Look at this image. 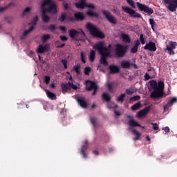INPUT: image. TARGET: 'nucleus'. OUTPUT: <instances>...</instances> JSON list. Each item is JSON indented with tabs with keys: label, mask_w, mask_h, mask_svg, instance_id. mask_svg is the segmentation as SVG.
Listing matches in <instances>:
<instances>
[{
	"label": "nucleus",
	"mask_w": 177,
	"mask_h": 177,
	"mask_svg": "<svg viewBox=\"0 0 177 177\" xmlns=\"http://www.w3.org/2000/svg\"><path fill=\"white\" fill-rule=\"evenodd\" d=\"M127 3L130 5V6H132L133 9H136V6H135V1L133 0H126Z\"/></svg>",
	"instance_id": "obj_46"
},
{
	"label": "nucleus",
	"mask_w": 177,
	"mask_h": 177,
	"mask_svg": "<svg viewBox=\"0 0 177 177\" xmlns=\"http://www.w3.org/2000/svg\"><path fill=\"white\" fill-rule=\"evenodd\" d=\"M138 100H140V95H135L130 98V102H136Z\"/></svg>",
	"instance_id": "obj_41"
},
{
	"label": "nucleus",
	"mask_w": 177,
	"mask_h": 177,
	"mask_svg": "<svg viewBox=\"0 0 177 177\" xmlns=\"http://www.w3.org/2000/svg\"><path fill=\"white\" fill-rule=\"evenodd\" d=\"M95 57H96V52H95L94 50H91L90 55L88 56L91 63H93V62H95Z\"/></svg>",
	"instance_id": "obj_26"
},
{
	"label": "nucleus",
	"mask_w": 177,
	"mask_h": 177,
	"mask_svg": "<svg viewBox=\"0 0 177 177\" xmlns=\"http://www.w3.org/2000/svg\"><path fill=\"white\" fill-rule=\"evenodd\" d=\"M169 102L170 103V104L171 106L174 105V103H177V97H173L170 101H169Z\"/></svg>",
	"instance_id": "obj_54"
},
{
	"label": "nucleus",
	"mask_w": 177,
	"mask_h": 177,
	"mask_svg": "<svg viewBox=\"0 0 177 177\" xmlns=\"http://www.w3.org/2000/svg\"><path fill=\"white\" fill-rule=\"evenodd\" d=\"M164 3L168 5L167 8L170 12H176L177 9V0H163Z\"/></svg>",
	"instance_id": "obj_9"
},
{
	"label": "nucleus",
	"mask_w": 177,
	"mask_h": 177,
	"mask_svg": "<svg viewBox=\"0 0 177 177\" xmlns=\"http://www.w3.org/2000/svg\"><path fill=\"white\" fill-rule=\"evenodd\" d=\"M93 49L98 50L100 55H101L100 63L103 66H107L109 62H107V57H111V53L110 48H107L104 46V41H100L93 46Z\"/></svg>",
	"instance_id": "obj_1"
},
{
	"label": "nucleus",
	"mask_w": 177,
	"mask_h": 177,
	"mask_svg": "<svg viewBox=\"0 0 177 177\" xmlns=\"http://www.w3.org/2000/svg\"><path fill=\"white\" fill-rule=\"evenodd\" d=\"M171 106L172 105L171 104V103L168 102L167 104L164 106V111H168Z\"/></svg>",
	"instance_id": "obj_53"
},
{
	"label": "nucleus",
	"mask_w": 177,
	"mask_h": 177,
	"mask_svg": "<svg viewBox=\"0 0 177 177\" xmlns=\"http://www.w3.org/2000/svg\"><path fill=\"white\" fill-rule=\"evenodd\" d=\"M102 99L105 102H110L111 100V96H110V94H109V93H104L102 94Z\"/></svg>",
	"instance_id": "obj_30"
},
{
	"label": "nucleus",
	"mask_w": 177,
	"mask_h": 177,
	"mask_svg": "<svg viewBox=\"0 0 177 177\" xmlns=\"http://www.w3.org/2000/svg\"><path fill=\"white\" fill-rule=\"evenodd\" d=\"M59 38L61 41H67V37L66 36H60Z\"/></svg>",
	"instance_id": "obj_62"
},
{
	"label": "nucleus",
	"mask_w": 177,
	"mask_h": 177,
	"mask_svg": "<svg viewBox=\"0 0 177 177\" xmlns=\"http://www.w3.org/2000/svg\"><path fill=\"white\" fill-rule=\"evenodd\" d=\"M136 91L133 88H129L126 90V93L127 95H133Z\"/></svg>",
	"instance_id": "obj_38"
},
{
	"label": "nucleus",
	"mask_w": 177,
	"mask_h": 177,
	"mask_svg": "<svg viewBox=\"0 0 177 177\" xmlns=\"http://www.w3.org/2000/svg\"><path fill=\"white\" fill-rule=\"evenodd\" d=\"M4 20L6 21L7 23H8V24H12L13 19H12L11 17H6L4 18Z\"/></svg>",
	"instance_id": "obj_51"
},
{
	"label": "nucleus",
	"mask_w": 177,
	"mask_h": 177,
	"mask_svg": "<svg viewBox=\"0 0 177 177\" xmlns=\"http://www.w3.org/2000/svg\"><path fill=\"white\" fill-rule=\"evenodd\" d=\"M132 133L136 135V137L133 138L134 142L136 140H139V138H140V133L139 131H136V129L132 130Z\"/></svg>",
	"instance_id": "obj_33"
},
{
	"label": "nucleus",
	"mask_w": 177,
	"mask_h": 177,
	"mask_svg": "<svg viewBox=\"0 0 177 177\" xmlns=\"http://www.w3.org/2000/svg\"><path fill=\"white\" fill-rule=\"evenodd\" d=\"M87 15L91 17H97V18L99 17V15L97 14V12H95L92 10L88 11Z\"/></svg>",
	"instance_id": "obj_35"
},
{
	"label": "nucleus",
	"mask_w": 177,
	"mask_h": 177,
	"mask_svg": "<svg viewBox=\"0 0 177 177\" xmlns=\"http://www.w3.org/2000/svg\"><path fill=\"white\" fill-rule=\"evenodd\" d=\"M34 30V27H30L28 30H25L22 35L20 37V39L23 41V39H26V37L31 33L32 31Z\"/></svg>",
	"instance_id": "obj_20"
},
{
	"label": "nucleus",
	"mask_w": 177,
	"mask_h": 177,
	"mask_svg": "<svg viewBox=\"0 0 177 177\" xmlns=\"http://www.w3.org/2000/svg\"><path fill=\"white\" fill-rule=\"evenodd\" d=\"M86 149H88V140L84 141V143L82 146V148H81V153H82L84 158H86L88 157L86 153H85V150H86Z\"/></svg>",
	"instance_id": "obj_17"
},
{
	"label": "nucleus",
	"mask_w": 177,
	"mask_h": 177,
	"mask_svg": "<svg viewBox=\"0 0 177 177\" xmlns=\"http://www.w3.org/2000/svg\"><path fill=\"white\" fill-rule=\"evenodd\" d=\"M144 49H145V50H150L151 52H156L157 47L156 46V43L149 41L144 46Z\"/></svg>",
	"instance_id": "obj_13"
},
{
	"label": "nucleus",
	"mask_w": 177,
	"mask_h": 177,
	"mask_svg": "<svg viewBox=\"0 0 177 177\" xmlns=\"http://www.w3.org/2000/svg\"><path fill=\"white\" fill-rule=\"evenodd\" d=\"M80 56L82 62L84 63V64H85V63H86V58L85 57V54L84 53V52H81Z\"/></svg>",
	"instance_id": "obj_45"
},
{
	"label": "nucleus",
	"mask_w": 177,
	"mask_h": 177,
	"mask_svg": "<svg viewBox=\"0 0 177 177\" xmlns=\"http://www.w3.org/2000/svg\"><path fill=\"white\" fill-rule=\"evenodd\" d=\"M120 65L122 68H131V62L129 61H122Z\"/></svg>",
	"instance_id": "obj_25"
},
{
	"label": "nucleus",
	"mask_w": 177,
	"mask_h": 177,
	"mask_svg": "<svg viewBox=\"0 0 177 177\" xmlns=\"http://www.w3.org/2000/svg\"><path fill=\"white\" fill-rule=\"evenodd\" d=\"M144 78L145 81H149V80H151V77H150V75H149V73H147L145 74Z\"/></svg>",
	"instance_id": "obj_57"
},
{
	"label": "nucleus",
	"mask_w": 177,
	"mask_h": 177,
	"mask_svg": "<svg viewBox=\"0 0 177 177\" xmlns=\"http://www.w3.org/2000/svg\"><path fill=\"white\" fill-rule=\"evenodd\" d=\"M149 84L151 86V88L153 90V91H157V82L156 80H150L149 82Z\"/></svg>",
	"instance_id": "obj_28"
},
{
	"label": "nucleus",
	"mask_w": 177,
	"mask_h": 177,
	"mask_svg": "<svg viewBox=\"0 0 177 177\" xmlns=\"http://www.w3.org/2000/svg\"><path fill=\"white\" fill-rule=\"evenodd\" d=\"M129 124L130 125V127H139L140 128H142V129H145L146 128L145 126L142 127V125L135 122L133 119H131L129 121Z\"/></svg>",
	"instance_id": "obj_24"
},
{
	"label": "nucleus",
	"mask_w": 177,
	"mask_h": 177,
	"mask_svg": "<svg viewBox=\"0 0 177 177\" xmlns=\"http://www.w3.org/2000/svg\"><path fill=\"white\" fill-rule=\"evenodd\" d=\"M61 88L62 89V93H66V92H67L68 89H70V88L68 87V84L67 83H62L61 84Z\"/></svg>",
	"instance_id": "obj_29"
},
{
	"label": "nucleus",
	"mask_w": 177,
	"mask_h": 177,
	"mask_svg": "<svg viewBox=\"0 0 177 177\" xmlns=\"http://www.w3.org/2000/svg\"><path fill=\"white\" fill-rule=\"evenodd\" d=\"M62 64H63V66H64V68L66 70V68H67V59H62Z\"/></svg>",
	"instance_id": "obj_56"
},
{
	"label": "nucleus",
	"mask_w": 177,
	"mask_h": 177,
	"mask_svg": "<svg viewBox=\"0 0 177 177\" xmlns=\"http://www.w3.org/2000/svg\"><path fill=\"white\" fill-rule=\"evenodd\" d=\"M66 14H62L59 19V21H61V23H63V21L66 20Z\"/></svg>",
	"instance_id": "obj_55"
},
{
	"label": "nucleus",
	"mask_w": 177,
	"mask_h": 177,
	"mask_svg": "<svg viewBox=\"0 0 177 177\" xmlns=\"http://www.w3.org/2000/svg\"><path fill=\"white\" fill-rule=\"evenodd\" d=\"M30 10H31V8L30 7L26 8L22 12V17H26V16H27V13H30Z\"/></svg>",
	"instance_id": "obj_37"
},
{
	"label": "nucleus",
	"mask_w": 177,
	"mask_h": 177,
	"mask_svg": "<svg viewBox=\"0 0 177 177\" xmlns=\"http://www.w3.org/2000/svg\"><path fill=\"white\" fill-rule=\"evenodd\" d=\"M79 34H82L83 37H85V32L82 29H80V31L75 30V29H71L69 30V36L71 38H75V37H77Z\"/></svg>",
	"instance_id": "obj_12"
},
{
	"label": "nucleus",
	"mask_w": 177,
	"mask_h": 177,
	"mask_svg": "<svg viewBox=\"0 0 177 177\" xmlns=\"http://www.w3.org/2000/svg\"><path fill=\"white\" fill-rule=\"evenodd\" d=\"M177 46V43L175 41H170L168 45L166 46L167 53L169 55H175V51L174 49H175Z\"/></svg>",
	"instance_id": "obj_11"
},
{
	"label": "nucleus",
	"mask_w": 177,
	"mask_h": 177,
	"mask_svg": "<svg viewBox=\"0 0 177 177\" xmlns=\"http://www.w3.org/2000/svg\"><path fill=\"white\" fill-rule=\"evenodd\" d=\"M109 74H118L120 73V67L117 65L112 64L109 66Z\"/></svg>",
	"instance_id": "obj_16"
},
{
	"label": "nucleus",
	"mask_w": 177,
	"mask_h": 177,
	"mask_svg": "<svg viewBox=\"0 0 177 177\" xmlns=\"http://www.w3.org/2000/svg\"><path fill=\"white\" fill-rule=\"evenodd\" d=\"M86 0H80V3H76L75 6L77 9H84V8H86V3H85Z\"/></svg>",
	"instance_id": "obj_22"
},
{
	"label": "nucleus",
	"mask_w": 177,
	"mask_h": 177,
	"mask_svg": "<svg viewBox=\"0 0 177 177\" xmlns=\"http://www.w3.org/2000/svg\"><path fill=\"white\" fill-rule=\"evenodd\" d=\"M149 24H151V27L152 30H154V26H156V21L153 19H149Z\"/></svg>",
	"instance_id": "obj_52"
},
{
	"label": "nucleus",
	"mask_w": 177,
	"mask_h": 177,
	"mask_svg": "<svg viewBox=\"0 0 177 177\" xmlns=\"http://www.w3.org/2000/svg\"><path fill=\"white\" fill-rule=\"evenodd\" d=\"M45 92L49 99H50L51 100H56V99H57L56 94L50 92V91H49L48 89H46Z\"/></svg>",
	"instance_id": "obj_23"
},
{
	"label": "nucleus",
	"mask_w": 177,
	"mask_h": 177,
	"mask_svg": "<svg viewBox=\"0 0 177 177\" xmlns=\"http://www.w3.org/2000/svg\"><path fill=\"white\" fill-rule=\"evenodd\" d=\"M59 30H61V31H63V32H66V31H67V29L64 27V26H59Z\"/></svg>",
	"instance_id": "obj_61"
},
{
	"label": "nucleus",
	"mask_w": 177,
	"mask_h": 177,
	"mask_svg": "<svg viewBox=\"0 0 177 177\" xmlns=\"http://www.w3.org/2000/svg\"><path fill=\"white\" fill-rule=\"evenodd\" d=\"M122 38L124 42H126L127 44L131 43V37H129L128 34H122Z\"/></svg>",
	"instance_id": "obj_27"
},
{
	"label": "nucleus",
	"mask_w": 177,
	"mask_h": 177,
	"mask_svg": "<svg viewBox=\"0 0 177 177\" xmlns=\"http://www.w3.org/2000/svg\"><path fill=\"white\" fill-rule=\"evenodd\" d=\"M115 46V56L119 58L124 57L127 55V52H128V47L122 44H117Z\"/></svg>",
	"instance_id": "obj_5"
},
{
	"label": "nucleus",
	"mask_w": 177,
	"mask_h": 177,
	"mask_svg": "<svg viewBox=\"0 0 177 177\" xmlns=\"http://www.w3.org/2000/svg\"><path fill=\"white\" fill-rule=\"evenodd\" d=\"M45 52V48H44L43 45H39L37 49V53H44Z\"/></svg>",
	"instance_id": "obj_39"
},
{
	"label": "nucleus",
	"mask_w": 177,
	"mask_h": 177,
	"mask_svg": "<svg viewBox=\"0 0 177 177\" xmlns=\"http://www.w3.org/2000/svg\"><path fill=\"white\" fill-rule=\"evenodd\" d=\"M134 44L135 45L130 50L131 53H136L138 52L139 45H140V41L137 40L134 41Z\"/></svg>",
	"instance_id": "obj_21"
},
{
	"label": "nucleus",
	"mask_w": 177,
	"mask_h": 177,
	"mask_svg": "<svg viewBox=\"0 0 177 177\" xmlns=\"http://www.w3.org/2000/svg\"><path fill=\"white\" fill-rule=\"evenodd\" d=\"M151 125H153V129L154 131H158V124L157 123H151Z\"/></svg>",
	"instance_id": "obj_58"
},
{
	"label": "nucleus",
	"mask_w": 177,
	"mask_h": 177,
	"mask_svg": "<svg viewBox=\"0 0 177 177\" xmlns=\"http://www.w3.org/2000/svg\"><path fill=\"white\" fill-rule=\"evenodd\" d=\"M46 11L45 10L41 9V19L44 21V23H49L50 18L49 16L46 15Z\"/></svg>",
	"instance_id": "obj_19"
},
{
	"label": "nucleus",
	"mask_w": 177,
	"mask_h": 177,
	"mask_svg": "<svg viewBox=\"0 0 177 177\" xmlns=\"http://www.w3.org/2000/svg\"><path fill=\"white\" fill-rule=\"evenodd\" d=\"M140 41L142 45H145V44H146V41L145 40V35L143 34L140 35Z\"/></svg>",
	"instance_id": "obj_48"
},
{
	"label": "nucleus",
	"mask_w": 177,
	"mask_h": 177,
	"mask_svg": "<svg viewBox=\"0 0 177 177\" xmlns=\"http://www.w3.org/2000/svg\"><path fill=\"white\" fill-rule=\"evenodd\" d=\"M162 96H164V82L159 81L157 84V89L151 93L150 97L153 99H157L162 97Z\"/></svg>",
	"instance_id": "obj_4"
},
{
	"label": "nucleus",
	"mask_w": 177,
	"mask_h": 177,
	"mask_svg": "<svg viewBox=\"0 0 177 177\" xmlns=\"http://www.w3.org/2000/svg\"><path fill=\"white\" fill-rule=\"evenodd\" d=\"M86 8H90L91 9H95V6L93 4H88L86 3Z\"/></svg>",
	"instance_id": "obj_60"
},
{
	"label": "nucleus",
	"mask_w": 177,
	"mask_h": 177,
	"mask_svg": "<svg viewBox=\"0 0 177 177\" xmlns=\"http://www.w3.org/2000/svg\"><path fill=\"white\" fill-rule=\"evenodd\" d=\"M44 81L46 84V85H48V84H49V82H50V76L45 75Z\"/></svg>",
	"instance_id": "obj_50"
},
{
	"label": "nucleus",
	"mask_w": 177,
	"mask_h": 177,
	"mask_svg": "<svg viewBox=\"0 0 177 177\" xmlns=\"http://www.w3.org/2000/svg\"><path fill=\"white\" fill-rule=\"evenodd\" d=\"M137 8H138V10L141 12H145V13H147L150 16V15H153L154 13V10L153 8L146 6L145 4H142L139 2L136 3Z\"/></svg>",
	"instance_id": "obj_8"
},
{
	"label": "nucleus",
	"mask_w": 177,
	"mask_h": 177,
	"mask_svg": "<svg viewBox=\"0 0 177 177\" xmlns=\"http://www.w3.org/2000/svg\"><path fill=\"white\" fill-rule=\"evenodd\" d=\"M75 100H77L80 106L83 109H86V107H88V102H86V101L85 100V98L77 97Z\"/></svg>",
	"instance_id": "obj_15"
},
{
	"label": "nucleus",
	"mask_w": 177,
	"mask_h": 177,
	"mask_svg": "<svg viewBox=\"0 0 177 177\" xmlns=\"http://www.w3.org/2000/svg\"><path fill=\"white\" fill-rule=\"evenodd\" d=\"M12 5H13V3H10L6 7L0 8V13H2V12H4V10H6V9L12 6Z\"/></svg>",
	"instance_id": "obj_49"
},
{
	"label": "nucleus",
	"mask_w": 177,
	"mask_h": 177,
	"mask_svg": "<svg viewBox=\"0 0 177 177\" xmlns=\"http://www.w3.org/2000/svg\"><path fill=\"white\" fill-rule=\"evenodd\" d=\"M90 121L93 127H97V119L96 118H91Z\"/></svg>",
	"instance_id": "obj_40"
},
{
	"label": "nucleus",
	"mask_w": 177,
	"mask_h": 177,
	"mask_svg": "<svg viewBox=\"0 0 177 177\" xmlns=\"http://www.w3.org/2000/svg\"><path fill=\"white\" fill-rule=\"evenodd\" d=\"M122 9L125 13H128V15H129L131 17H137L138 19H142V15L136 12L135 10L129 8L128 6H122Z\"/></svg>",
	"instance_id": "obj_7"
},
{
	"label": "nucleus",
	"mask_w": 177,
	"mask_h": 177,
	"mask_svg": "<svg viewBox=\"0 0 177 177\" xmlns=\"http://www.w3.org/2000/svg\"><path fill=\"white\" fill-rule=\"evenodd\" d=\"M108 89H109V92H111V93H114V91H113V86L111 85V84H108Z\"/></svg>",
	"instance_id": "obj_59"
},
{
	"label": "nucleus",
	"mask_w": 177,
	"mask_h": 177,
	"mask_svg": "<svg viewBox=\"0 0 177 177\" xmlns=\"http://www.w3.org/2000/svg\"><path fill=\"white\" fill-rule=\"evenodd\" d=\"M76 21H82L85 19V15L82 12H77L74 15Z\"/></svg>",
	"instance_id": "obj_18"
},
{
	"label": "nucleus",
	"mask_w": 177,
	"mask_h": 177,
	"mask_svg": "<svg viewBox=\"0 0 177 177\" xmlns=\"http://www.w3.org/2000/svg\"><path fill=\"white\" fill-rule=\"evenodd\" d=\"M86 28L89 30L91 35H93V37H95V38L103 39L105 37L104 33L99 30V28L92 23H87Z\"/></svg>",
	"instance_id": "obj_3"
},
{
	"label": "nucleus",
	"mask_w": 177,
	"mask_h": 177,
	"mask_svg": "<svg viewBox=\"0 0 177 177\" xmlns=\"http://www.w3.org/2000/svg\"><path fill=\"white\" fill-rule=\"evenodd\" d=\"M125 96H127V94L122 93L121 94L117 99L116 102L118 103H124V99H125Z\"/></svg>",
	"instance_id": "obj_32"
},
{
	"label": "nucleus",
	"mask_w": 177,
	"mask_h": 177,
	"mask_svg": "<svg viewBox=\"0 0 177 177\" xmlns=\"http://www.w3.org/2000/svg\"><path fill=\"white\" fill-rule=\"evenodd\" d=\"M80 68H81V66L78 64L73 67V70L77 74H80V73H81V70H80Z\"/></svg>",
	"instance_id": "obj_42"
},
{
	"label": "nucleus",
	"mask_w": 177,
	"mask_h": 177,
	"mask_svg": "<svg viewBox=\"0 0 177 177\" xmlns=\"http://www.w3.org/2000/svg\"><path fill=\"white\" fill-rule=\"evenodd\" d=\"M150 110H151V106H146L145 109L138 112V117L142 118L145 117V115H147V114L150 113Z\"/></svg>",
	"instance_id": "obj_14"
},
{
	"label": "nucleus",
	"mask_w": 177,
	"mask_h": 177,
	"mask_svg": "<svg viewBox=\"0 0 177 177\" xmlns=\"http://www.w3.org/2000/svg\"><path fill=\"white\" fill-rule=\"evenodd\" d=\"M37 22H38V15H36L35 17L32 18V22L29 24V25L32 24L30 27H33V30H34V28H35V26H37Z\"/></svg>",
	"instance_id": "obj_31"
},
{
	"label": "nucleus",
	"mask_w": 177,
	"mask_h": 177,
	"mask_svg": "<svg viewBox=\"0 0 177 177\" xmlns=\"http://www.w3.org/2000/svg\"><path fill=\"white\" fill-rule=\"evenodd\" d=\"M68 88H71L72 89H74L75 91H77L78 89V86L77 85L74 84V83L71 82H68Z\"/></svg>",
	"instance_id": "obj_36"
},
{
	"label": "nucleus",
	"mask_w": 177,
	"mask_h": 177,
	"mask_svg": "<svg viewBox=\"0 0 177 177\" xmlns=\"http://www.w3.org/2000/svg\"><path fill=\"white\" fill-rule=\"evenodd\" d=\"M97 84H96V82H92L91 80H87L86 82V91L89 92L93 89L94 91L92 93L93 96H95V95H96L97 93Z\"/></svg>",
	"instance_id": "obj_6"
},
{
	"label": "nucleus",
	"mask_w": 177,
	"mask_h": 177,
	"mask_svg": "<svg viewBox=\"0 0 177 177\" xmlns=\"http://www.w3.org/2000/svg\"><path fill=\"white\" fill-rule=\"evenodd\" d=\"M49 48H50L49 44H45L44 46V50H49Z\"/></svg>",
	"instance_id": "obj_63"
},
{
	"label": "nucleus",
	"mask_w": 177,
	"mask_h": 177,
	"mask_svg": "<svg viewBox=\"0 0 177 177\" xmlns=\"http://www.w3.org/2000/svg\"><path fill=\"white\" fill-rule=\"evenodd\" d=\"M41 8L44 11L48 13H53V15L57 12V5L52 0H43Z\"/></svg>",
	"instance_id": "obj_2"
},
{
	"label": "nucleus",
	"mask_w": 177,
	"mask_h": 177,
	"mask_svg": "<svg viewBox=\"0 0 177 177\" xmlns=\"http://www.w3.org/2000/svg\"><path fill=\"white\" fill-rule=\"evenodd\" d=\"M92 68L89 66H86L84 68V74L85 75H89V73H91Z\"/></svg>",
	"instance_id": "obj_43"
},
{
	"label": "nucleus",
	"mask_w": 177,
	"mask_h": 177,
	"mask_svg": "<svg viewBox=\"0 0 177 177\" xmlns=\"http://www.w3.org/2000/svg\"><path fill=\"white\" fill-rule=\"evenodd\" d=\"M48 29L50 30L51 32H53L56 30V26L53 24L49 25Z\"/></svg>",
	"instance_id": "obj_47"
},
{
	"label": "nucleus",
	"mask_w": 177,
	"mask_h": 177,
	"mask_svg": "<svg viewBox=\"0 0 177 177\" xmlns=\"http://www.w3.org/2000/svg\"><path fill=\"white\" fill-rule=\"evenodd\" d=\"M41 39L43 42H46L48 39H50V35H44L42 36Z\"/></svg>",
	"instance_id": "obj_44"
},
{
	"label": "nucleus",
	"mask_w": 177,
	"mask_h": 177,
	"mask_svg": "<svg viewBox=\"0 0 177 177\" xmlns=\"http://www.w3.org/2000/svg\"><path fill=\"white\" fill-rule=\"evenodd\" d=\"M140 106H142V104L140 103V102H138L131 106V110H133V111H136V110H139V109H140Z\"/></svg>",
	"instance_id": "obj_34"
},
{
	"label": "nucleus",
	"mask_w": 177,
	"mask_h": 177,
	"mask_svg": "<svg viewBox=\"0 0 177 177\" xmlns=\"http://www.w3.org/2000/svg\"><path fill=\"white\" fill-rule=\"evenodd\" d=\"M164 130H165V131H166L167 133H169V127H165Z\"/></svg>",
	"instance_id": "obj_64"
},
{
	"label": "nucleus",
	"mask_w": 177,
	"mask_h": 177,
	"mask_svg": "<svg viewBox=\"0 0 177 177\" xmlns=\"http://www.w3.org/2000/svg\"><path fill=\"white\" fill-rule=\"evenodd\" d=\"M102 14L111 24H117V19L111 15V12L106 10H102Z\"/></svg>",
	"instance_id": "obj_10"
}]
</instances>
